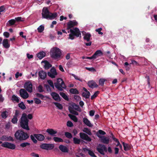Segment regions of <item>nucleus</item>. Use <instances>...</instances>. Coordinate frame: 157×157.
<instances>
[{"label":"nucleus","instance_id":"30","mask_svg":"<svg viewBox=\"0 0 157 157\" xmlns=\"http://www.w3.org/2000/svg\"><path fill=\"white\" fill-rule=\"evenodd\" d=\"M82 131L89 135L91 136L92 135L90 129H89L87 128H84Z\"/></svg>","mask_w":157,"mask_h":157},{"label":"nucleus","instance_id":"25","mask_svg":"<svg viewBox=\"0 0 157 157\" xmlns=\"http://www.w3.org/2000/svg\"><path fill=\"white\" fill-rule=\"evenodd\" d=\"M42 62H44L45 63L44 68L45 70H48L52 67V65L48 61L46 60L42 61Z\"/></svg>","mask_w":157,"mask_h":157},{"label":"nucleus","instance_id":"24","mask_svg":"<svg viewBox=\"0 0 157 157\" xmlns=\"http://www.w3.org/2000/svg\"><path fill=\"white\" fill-rule=\"evenodd\" d=\"M46 56V53L43 51L40 52L36 55V56L39 59H41Z\"/></svg>","mask_w":157,"mask_h":157},{"label":"nucleus","instance_id":"51","mask_svg":"<svg viewBox=\"0 0 157 157\" xmlns=\"http://www.w3.org/2000/svg\"><path fill=\"white\" fill-rule=\"evenodd\" d=\"M47 82L51 87H52L53 89L54 88V84L52 80H49L47 81Z\"/></svg>","mask_w":157,"mask_h":157},{"label":"nucleus","instance_id":"63","mask_svg":"<svg viewBox=\"0 0 157 157\" xmlns=\"http://www.w3.org/2000/svg\"><path fill=\"white\" fill-rule=\"evenodd\" d=\"M31 155L33 157H39L38 154H36L34 152H32L31 154Z\"/></svg>","mask_w":157,"mask_h":157},{"label":"nucleus","instance_id":"23","mask_svg":"<svg viewBox=\"0 0 157 157\" xmlns=\"http://www.w3.org/2000/svg\"><path fill=\"white\" fill-rule=\"evenodd\" d=\"M83 121L84 124L87 126L90 127H91L93 126V125L90 123V121L86 117L84 118H83Z\"/></svg>","mask_w":157,"mask_h":157},{"label":"nucleus","instance_id":"32","mask_svg":"<svg viewBox=\"0 0 157 157\" xmlns=\"http://www.w3.org/2000/svg\"><path fill=\"white\" fill-rule=\"evenodd\" d=\"M69 117L70 118L73 120L75 122H77L78 121V119L77 117L75 115L71 114H69L68 115Z\"/></svg>","mask_w":157,"mask_h":157},{"label":"nucleus","instance_id":"27","mask_svg":"<svg viewBox=\"0 0 157 157\" xmlns=\"http://www.w3.org/2000/svg\"><path fill=\"white\" fill-rule=\"evenodd\" d=\"M91 36V34L89 33H87L84 34L83 39L84 40H86L87 41H89L90 40V37Z\"/></svg>","mask_w":157,"mask_h":157},{"label":"nucleus","instance_id":"8","mask_svg":"<svg viewBox=\"0 0 157 157\" xmlns=\"http://www.w3.org/2000/svg\"><path fill=\"white\" fill-rule=\"evenodd\" d=\"M40 147L42 149L49 150L54 148V145L53 144L43 143L40 145Z\"/></svg>","mask_w":157,"mask_h":157},{"label":"nucleus","instance_id":"50","mask_svg":"<svg viewBox=\"0 0 157 157\" xmlns=\"http://www.w3.org/2000/svg\"><path fill=\"white\" fill-rule=\"evenodd\" d=\"M35 136L34 135H31L30 136V138L31 140H32L33 142L35 144H36L37 142V140L35 138Z\"/></svg>","mask_w":157,"mask_h":157},{"label":"nucleus","instance_id":"17","mask_svg":"<svg viewBox=\"0 0 157 157\" xmlns=\"http://www.w3.org/2000/svg\"><path fill=\"white\" fill-rule=\"evenodd\" d=\"M38 75L41 79L44 80L46 78L47 74L46 72L43 70H41L39 72Z\"/></svg>","mask_w":157,"mask_h":157},{"label":"nucleus","instance_id":"13","mask_svg":"<svg viewBox=\"0 0 157 157\" xmlns=\"http://www.w3.org/2000/svg\"><path fill=\"white\" fill-rule=\"evenodd\" d=\"M19 93L23 99H26L29 96V94L24 89H21L20 90Z\"/></svg>","mask_w":157,"mask_h":157},{"label":"nucleus","instance_id":"56","mask_svg":"<svg viewBox=\"0 0 157 157\" xmlns=\"http://www.w3.org/2000/svg\"><path fill=\"white\" fill-rule=\"evenodd\" d=\"M71 75L74 77L75 79L78 80L81 82L82 81V79L80 78H79L78 76L75 75L74 74H72Z\"/></svg>","mask_w":157,"mask_h":157},{"label":"nucleus","instance_id":"7","mask_svg":"<svg viewBox=\"0 0 157 157\" xmlns=\"http://www.w3.org/2000/svg\"><path fill=\"white\" fill-rule=\"evenodd\" d=\"M70 31L71 33L69 34V39L73 40L75 39V36L77 37H81V33L78 28H75L74 30L70 29Z\"/></svg>","mask_w":157,"mask_h":157},{"label":"nucleus","instance_id":"47","mask_svg":"<svg viewBox=\"0 0 157 157\" xmlns=\"http://www.w3.org/2000/svg\"><path fill=\"white\" fill-rule=\"evenodd\" d=\"M18 120L17 119V117H13V118L11 120V122L14 124H15L17 123Z\"/></svg>","mask_w":157,"mask_h":157},{"label":"nucleus","instance_id":"41","mask_svg":"<svg viewBox=\"0 0 157 157\" xmlns=\"http://www.w3.org/2000/svg\"><path fill=\"white\" fill-rule=\"evenodd\" d=\"M53 103L59 109H63V107L61 104L59 103L56 102H54Z\"/></svg>","mask_w":157,"mask_h":157},{"label":"nucleus","instance_id":"39","mask_svg":"<svg viewBox=\"0 0 157 157\" xmlns=\"http://www.w3.org/2000/svg\"><path fill=\"white\" fill-rule=\"evenodd\" d=\"M73 142L75 144H79L81 140L80 139H78L76 137L73 138Z\"/></svg>","mask_w":157,"mask_h":157},{"label":"nucleus","instance_id":"55","mask_svg":"<svg viewBox=\"0 0 157 157\" xmlns=\"http://www.w3.org/2000/svg\"><path fill=\"white\" fill-rule=\"evenodd\" d=\"M14 20H15L17 22L23 21H24V20H22V18L20 17H15Z\"/></svg>","mask_w":157,"mask_h":157},{"label":"nucleus","instance_id":"26","mask_svg":"<svg viewBox=\"0 0 157 157\" xmlns=\"http://www.w3.org/2000/svg\"><path fill=\"white\" fill-rule=\"evenodd\" d=\"M2 44L3 47L5 48H8L10 47V45L8 43V40L7 39L3 40Z\"/></svg>","mask_w":157,"mask_h":157},{"label":"nucleus","instance_id":"35","mask_svg":"<svg viewBox=\"0 0 157 157\" xmlns=\"http://www.w3.org/2000/svg\"><path fill=\"white\" fill-rule=\"evenodd\" d=\"M59 94L62 96V97L66 101H68L69 98L63 92H60Z\"/></svg>","mask_w":157,"mask_h":157},{"label":"nucleus","instance_id":"43","mask_svg":"<svg viewBox=\"0 0 157 157\" xmlns=\"http://www.w3.org/2000/svg\"><path fill=\"white\" fill-rule=\"evenodd\" d=\"M44 29V27L43 25L40 26L37 28L38 31L39 33L42 32Z\"/></svg>","mask_w":157,"mask_h":157},{"label":"nucleus","instance_id":"20","mask_svg":"<svg viewBox=\"0 0 157 157\" xmlns=\"http://www.w3.org/2000/svg\"><path fill=\"white\" fill-rule=\"evenodd\" d=\"M102 52L101 50H98L93 55V56L94 58V59H95L98 57L102 56Z\"/></svg>","mask_w":157,"mask_h":157},{"label":"nucleus","instance_id":"28","mask_svg":"<svg viewBox=\"0 0 157 157\" xmlns=\"http://www.w3.org/2000/svg\"><path fill=\"white\" fill-rule=\"evenodd\" d=\"M122 144L124 147V150L125 151H127L131 149V147L130 145L127 144L125 143L124 142H123Z\"/></svg>","mask_w":157,"mask_h":157},{"label":"nucleus","instance_id":"61","mask_svg":"<svg viewBox=\"0 0 157 157\" xmlns=\"http://www.w3.org/2000/svg\"><path fill=\"white\" fill-rule=\"evenodd\" d=\"M22 75V74L21 73H19L18 72H17L15 74V78H18L19 76H21Z\"/></svg>","mask_w":157,"mask_h":157},{"label":"nucleus","instance_id":"21","mask_svg":"<svg viewBox=\"0 0 157 157\" xmlns=\"http://www.w3.org/2000/svg\"><path fill=\"white\" fill-rule=\"evenodd\" d=\"M59 148V150L63 152L66 153L68 152V148L66 146L63 145H60Z\"/></svg>","mask_w":157,"mask_h":157},{"label":"nucleus","instance_id":"19","mask_svg":"<svg viewBox=\"0 0 157 157\" xmlns=\"http://www.w3.org/2000/svg\"><path fill=\"white\" fill-rule=\"evenodd\" d=\"M87 84L88 86L92 88H96L98 86L96 83L93 80L89 81L88 82Z\"/></svg>","mask_w":157,"mask_h":157},{"label":"nucleus","instance_id":"57","mask_svg":"<svg viewBox=\"0 0 157 157\" xmlns=\"http://www.w3.org/2000/svg\"><path fill=\"white\" fill-rule=\"evenodd\" d=\"M44 86L48 92H49L51 91V89L49 85L47 84H45Z\"/></svg>","mask_w":157,"mask_h":157},{"label":"nucleus","instance_id":"9","mask_svg":"<svg viewBox=\"0 0 157 157\" xmlns=\"http://www.w3.org/2000/svg\"><path fill=\"white\" fill-rule=\"evenodd\" d=\"M1 146L7 148L11 149H14L15 148L16 146L13 144L8 142H5L2 143Z\"/></svg>","mask_w":157,"mask_h":157},{"label":"nucleus","instance_id":"18","mask_svg":"<svg viewBox=\"0 0 157 157\" xmlns=\"http://www.w3.org/2000/svg\"><path fill=\"white\" fill-rule=\"evenodd\" d=\"M34 136L38 140L42 141L45 139L44 136L42 134H34Z\"/></svg>","mask_w":157,"mask_h":157},{"label":"nucleus","instance_id":"14","mask_svg":"<svg viewBox=\"0 0 157 157\" xmlns=\"http://www.w3.org/2000/svg\"><path fill=\"white\" fill-rule=\"evenodd\" d=\"M98 137L100 139V141L102 143L108 144L109 142V138L105 136H99L98 135Z\"/></svg>","mask_w":157,"mask_h":157},{"label":"nucleus","instance_id":"4","mask_svg":"<svg viewBox=\"0 0 157 157\" xmlns=\"http://www.w3.org/2000/svg\"><path fill=\"white\" fill-rule=\"evenodd\" d=\"M51 57L55 59L60 58L62 53L61 50L57 47H54L51 50L50 53Z\"/></svg>","mask_w":157,"mask_h":157},{"label":"nucleus","instance_id":"31","mask_svg":"<svg viewBox=\"0 0 157 157\" xmlns=\"http://www.w3.org/2000/svg\"><path fill=\"white\" fill-rule=\"evenodd\" d=\"M70 92L73 94H78L79 92L76 88H71L69 90Z\"/></svg>","mask_w":157,"mask_h":157},{"label":"nucleus","instance_id":"40","mask_svg":"<svg viewBox=\"0 0 157 157\" xmlns=\"http://www.w3.org/2000/svg\"><path fill=\"white\" fill-rule=\"evenodd\" d=\"M90 94L89 91H87V92H83L82 93V96L86 99L88 98H89Z\"/></svg>","mask_w":157,"mask_h":157},{"label":"nucleus","instance_id":"64","mask_svg":"<svg viewBox=\"0 0 157 157\" xmlns=\"http://www.w3.org/2000/svg\"><path fill=\"white\" fill-rule=\"evenodd\" d=\"M3 35L6 37L8 38L10 34L8 32H6L4 33Z\"/></svg>","mask_w":157,"mask_h":157},{"label":"nucleus","instance_id":"62","mask_svg":"<svg viewBox=\"0 0 157 157\" xmlns=\"http://www.w3.org/2000/svg\"><path fill=\"white\" fill-rule=\"evenodd\" d=\"M86 69L91 71H95V69L94 67H86Z\"/></svg>","mask_w":157,"mask_h":157},{"label":"nucleus","instance_id":"2","mask_svg":"<svg viewBox=\"0 0 157 157\" xmlns=\"http://www.w3.org/2000/svg\"><path fill=\"white\" fill-rule=\"evenodd\" d=\"M42 15L43 18L50 20L54 19L58 16L57 13L56 12L50 13L46 7L43 8Z\"/></svg>","mask_w":157,"mask_h":157},{"label":"nucleus","instance_id":"46","mask_svg":"<svg viewBox=\"0 0 157 157\" xmlns=\"http://www.w3.org/2000/svg\"><path fill=\"white\" fill-rule=\"evenodd\" d=\"M106 81V80L104 78H101L99 80V85L101 86H103L105 82Z\"/></svg>","mask_w":157,"mask_h":157},{"label":"nucleus","instance_id":"36","mask_svg":"<svg viewBox=\"0 0 157 157\" xmlns=\"http://www.w3.org/2000/svg\"><path fill=\"white\" fill-rule=\"evenodd\" d=\"M18 106L21 109L24 110L26 109V107L24 104L23 102L21 101V103L18 104Z\"/></svg>","mask_w":157,"mask_h":157},{"label":"nucleus","instance_id":"59","mask_svg":"<svg viewBox=\"0 0 157 157\" xmlns=\"http://www.w3.org/2000/svg\"><path fill=\"white\" fill-rule=\"evenodd\" d=\"M102 28H100L98 29H96L95 30L99 34L102 35L103 34V33L102 32H101V31L102 30Z\"/></svg>","mask_w":157,"mask_h":157},{"label":"nucleus","instance_id":"1","mask_svg":"<svg viewBox=\"0 0 157 157\" xmlns=\"http://www.w3.org/2000/svg\"><path fill=\"white\" fill-rule=\"evenodd\" d=\"M27 117L29 119H31L33 118V116L31 114H29L27 116L25 113H23L20 118V124L21 127L24 129L29 130L30 128L28 125L29 120Z\"/></svg>","mask_w":157,"mask_h":157},{"label":"nucleus","instance_id":"3","mask_svg":"<svg viewBox=\"0 0 157 157\" xmlns=\"http://www.w3.org/2000/svg\"><path fill=\"white\" fill-rule=\"evenodd\" d=\"M14 136L17 140L20 141L25 140L29 137V134L22 130H17L14 134Z\"/></svg>","mask_w":157,"mask_h":157},{"label":"nucleus","instance_id":"42","mask_svg":"<svg viewBox=\"0 0 157 157\" xmlns=\"http://www.w3.org/2000/svg\"><path fill=\"white\" fill-rule=\"evenodd\" d=\"M65 135L67 137V138H69V139H71L72 138V135L71 134V133L67 132H66L65 133Z\"/></svg>","mask_w":157,"mask_h":157},{"label":"nucleus","instance_id":"34","mask_svg":"<svg viewBox=\"0 0 157 157\" xmlns=\"http://www.w3.org/2000/svg\"><path fill=\"white\" fill-rule=\"evenodd\" d=\"M16 22L15 20L14 19H11L9 20L8 22L6 23V25L8 26V24H9V26H11L13 25Z\"/></svg>","mask_w":157,"mask_h":157},{"label":"nucleus","instance_id":"16","mask_svg":"<svg viewBox=\"0 0 157 157\" xmlns=\"http://www.w3.org/2000/svg\"><path fill=\"white\" fill-rule=\"evenodd\" d=\"M51 95L52 98L56 101H60V98L58 94L55 92H52Z\"/></svg>","mask_w":157,"mask_h":157},{"label":"nucleus","instance_id":"49","mask_svg":"<svg viewBox=\"0 0 157 157\" xmlns=\"http://www.w3.org/2000/svg\"><path fill=\"white\" fill-rule=\"evenodd\" d=\"M88 154L91 157H97V156L94 154V152L90 150V151H89Z\"/></svg>","mask_w":157,"mask_h":157},{"label":"nucleus","instance_id":"52","mask_svg":"<svg viewBox=\"0 0 157 157\" xmlns=\"http://www.w3.org/2000/svg\"><path fill=\"white\" fill-rule=\"evenodd\" d=\"M35 94L37 97L40 98L41 99H43L44 98V96L41 94L37 93Z\"/></svg>","mask_w":157,"mask_h":157},{"label":"nucleus","instance_id":"60","mask_svg":"<svg viewBox=\"0 0 157 157\" xmlns=\"http://www.w3.org/2000/svg\"><path fill=\"white\" fill-rule=\"evenodd\" d=\"M69 110L71 113H72L75 115H78V113L75 110H71L70 109H69Z\"/></svg>","mask_w":157,"mask_h":157},{"label":"nucleus","instance_id":"58","mask_svg":"<svg viewBox=\"0 0 157 157\" xmlns=\"http://www.w3.org/2000/svg\"><path fill=\"white\" fill-rule=\"evenodd\" d=\"M67 126L69 127H72L73 125L72 123L70 121H68L67 122Z\"/></svg>","mask_w":157,"mask_h":157},{"label":"nucleus","instance_id":"29","mask_svg":"<svg viewBox=\"0 0 157 157\" xmlns=\"http://www.w3.org/2000/svg\"><path fill=\"white\" fill-rule=\"evenodd\" d=\"M72 108L74 109L79 112L81 111V109L78 105L74 103L72 105Z\"/></svg>","mask_w":157,"mask_h":157},{"label":"nucleus","instance_id":"54","mask_svg":"<svg viewBox=\"0 0 157 157\" xmlns=\"http://www.w3.org/2000/svg\"><path fill=\"white\" fill-rule=\"evenodd\" d=\"M37 89L38 90V91L40 93H41L44 91L43 87L41 85H40L37 87Z\"/></svg>","mask_w":157,"mask_h":157},{"label":"nucleus","instance_id":"45","mask_svg":"<svg viewBox=\"0 0 157 157\" xmlns=\"http://www.w3.org/2000/svg\"><path fill=\"white\" fill-rule=\"evenodd\" d=\"M99 91H96L95 92L94 94L91 96V99L92 100H93L95 98H96L98 94H99Z\"/></svg>","mask_w":157,"mask_h":157},{"label":"nucleus","instance_id":"22","mask_svg":"<svg viewBox=\"0 0 157 157\" xmlns=\"http://www.w3.org/2000/svg\"><path fill=\"white\" fill-rule=\"evenodd\" d=\"M46 132L52 136H55V134L57 133V132L56 131L54 130L52 128L47 129Z\"/></svg>","mask_w":157,"mask_h":157},{"label":"nucleus","instance_id":"53","mask_svg":"<svg viewBox=\"0 0 157 157\" xmlns=\"http://www.w3.org/2000/svg\"><path fill=\"white\" fill-rule=\"evenodd\" d=\"M7 113V112L6 111H3L2 113L1 114V116L2 118H5L7 117V116L6 114Z\"/></svg>","mask_w":157,"mask_h":157},{"label":"nucleus","instance_id":"10","mask_svg":"<svg viewBox=\"0 0 157 157\" xmlns=\"http://www.w3.org/2000/svg\"><path fill=\"white\" fill-rule=\"evenodd\" d=\"M24 87L29 92H33V85L30 82H26L24 85Z\"/></svg>","mask_w":157,"mask_h":157},{"label":"nucleus","instance_id":"37","mask_svg":"<svg viewBox=\"0 0 157 157\" xmlns=\"http://www.w3.org/2000/svg\"><path fill=\"white\" fill-rule=\"evenodd\" d=\"M106 134V133L104 131L101 130H99L96 133V135L98 136H101V135H104Z\"/></svg>","mask_w":157,"mask_h":157},{"label":"nucleus","instance_id":"48","mask_svg":"<svg viewBox=\"0 0 157 157\" xmlns=\"http://www.w3.org/2000/svg\"><path fill=\"white\" fill-rule=\"evenodd\" d=\"M33 99L36 104H39L41 103V101L39 99L37 98H34Z\"/></svg>","mask_w":157,"mask_h":157},{"label":"nucleus","instance_id":"11","mask_svg":"<svg viewBox=\"0 0 157 157\" xmlns=\"http://www.w3.org/2000/svg\"><path fill=\"white\" fill-rule=\"evenodd\" d=\"M79 134L80 138L82 140L87 142H90L92 140L91 138L85 133L80 132Z\"/></svg>","mask_w":157,"mask_h":157},{"label":"nucleus","instance_id":"33","mask_svg":"<svg viewBox=\"0 0 157 157\" xmlns=\"http://www.w3.org/2000/svg\"><path fill=\"white\" fill-rule=\"evenodd\" d=\"M54 140L56 142H63V140L61 138L54 137L53 138Z\"/></svg>","mask_w":157,"mask_h":157},{"label":"nucleus","instance_id":"38","mask_svg":"<svg viewBox=\"0 0 157 157\" xmlns=\"http://www.w3.org/2000/svg\"><path fill=\"white\" fill-rule=\"evenodd\" d=\"M12 101H15L17 103H18L19 101V98L14 95H12Z\"/></svg>","mask_w":157,"mask_h":157},{"label":"nucleus","instance_id":"6","mask_svg":"<svg viewBox=\"0 0 157 157\" xmlns=\"http://www.w3.org/2000/svg\"><path fill=\"white\" fill-rule=\"evenodd\" d=\"M54 84L55 87L60 91H63V89H65L67 87L64 81L60 78H57L56 82H55Z\"/></svg>","mask_w":157,"mask_h":157},{"label":"nucleus","instance_id":"5","mask_svg":"<svg viewBox=\"0 0 157 157\" xmlns=\"http://www.w3.org/2000/svg\"><path fill=\"white\" fill-rule=\"evenodd\" d=\"M97 151L101 154L104 155V151L107 152L108 151L110 153H112V150L110 147H108V150L104 144H99L97 147Z\"/></svg>","mask_w":157,"mask_h":157},{"label":"nucleus","instance_id":"44","mask_svg":"<svg viewBox=\"0 0 157 157\" xmlns=\"http://www.w3.org/2000/svg\"><path fill=\"white\" fill-rule=\"evenodd\" d=\"M30 143L28 142H24L21 144L20 146L22 147H25L28 146L30 145Z\"/></svg>","mask_w":157,"mask_h":157},{"label":"nucleus","instance_id":"12","mask_svg":"<svg viewBox=\"0 0 157 157\" xmlns=\"http://www.w3.org/2000/svg\"><path fill=\"white\" fill-rule=\"evenodd\" d=\"M57 75L56 69L54 67H52L50 70V72H48V75L52 78H54Z\"/></svg>","mask_w":157,"mask_h":157},{"label":"nucleus","instance_id":"15","mask_svg":"<svg viewBox=\"0 0 157 157\" xmlns=\"http://www.w3.org/2000/svg\"><path fill=\"white\" fill-rule=\"evenodd\" d=\"M78 23L75 20L70 21L67 24V29L68 30L77 25Z\"/></svg>","mask_w":157,"mask_h":157}]
</instances>
